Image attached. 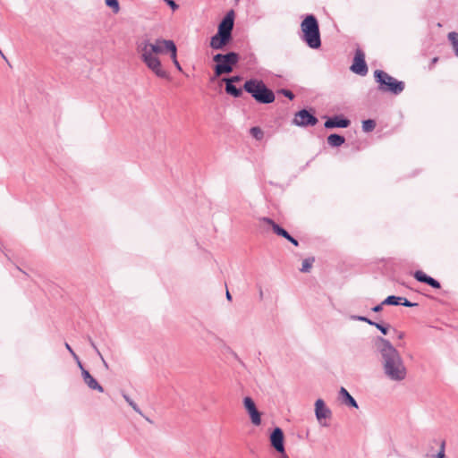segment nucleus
Masks as SVG:
<instances>
[{"instance_id": "49530a36", "label": "nucleus", "mask_w": 458, "mask_h": 458, "mask_svg": "<svg viewBox=\"0 0 458 458\" xmlns=\"http://www.w3.org/2000/svg\"><path fill=\"white\" fill-rule=\"evenodd\" d=\"M437 61V57H435V58L433 59V61H432V62H433V63H436Z\"/></svg>"}, {"instance_id": "9b49d317", "label": "nucleus", "mask_w": 458, "mask_h": 458, "mask_svg": "<svg viewBox=\"0 0 458 458\" xmlns=\"http://www.w3.org/2000/svg\"><path fill=\"white\" fill-rule=\"evenodd\" d=\"M351 122L349 119L344 118L343 116H330L325 122V127L327 129L332 128H346L350 125Z\"/></svg>"}, {"instance_id": "1a4fd4ad", "label": "nucleus", "mask_w": 458, "mask_h": 458, "mask_svg": "<svg viewBox=\"0 0 458 458\" xmlns=\"http://www.w3.org/2000/svg\"><path fill=\"white\" fill-rule=\"evenodd\" d=\"M351 71L356 74L364 76L368 73V66L365 62V55L360 49H357L351 66Z\"/></svg>"}, {"instance_id": "f03ea898", "label": "nucleus", "mask_w": 458, "mask_h": 458, "mask_svg": "<svg viewBox=\"0 0 458 458\" xmlns=\"http://www.w3.org/2000/svg\"><path fill=\"white\" fill-rule=\"evenodd\" d=\"M176 46L173 40L158 38L154 43L142 39L137 47L144 64L160 78H165L166 72L161 68V63L157 56L158 54L169 52L175 54Z\"/></svg>"}, {"instance_id": "79ce46f5", "label": "nucleus", "mask_w": 458, "mask_h": 458, "mask_svg": "<svg viewBox=\"0 0 458 458\" xmlns=\"http://www.w3.org/2000/svg\"><path fill=\"white\" fill-rule=\"evenodd\" d=\"M283 237H284V239L288 240V241L292 238V236L289 234V233H288V232H287V233H286V234H284Z\"/></svg>"}, {"instance_id": "dca6fc26", "label": "nucleus", "mask_w": 458, "mask_h": 458, "mask_svg": "<svg viewBox=\"0 0 458 458\" xmlns=\"http://www.w3.org/2000/svg\"><path fill=\"white\" fill-rule=\"evenodd\" d=\"M318 123L317 116H294L293 124L297 126H314Z\"/></svg>"}, {"instance_id": "c9c22d12", "label": "nucleus", "mask_w": 458, "mask_h": 458, "mask_svg": "<svg viewBox=\"0 0 458 458\" xmlns=\"http://www.w3.org/2000/svg\"><path fill=\"white\" fill-rule=\"evenodd\" d=\"M65 348L69 351L74 360H78V355L73 352L68 343H65Z\"/></svg>"}, {"instance_id": "5701e85b", "label": "nucleus", "mask_w": 458, "mask_h": 458, "mask_svg": "<svg viewBox=\"0 0 458 458\" xmlns=\"http://www.w3.org/2000/svg\"><path fill=\"white\" fill-rule=\"evenodd\" d=\"M376 126V122L372 119L365 120L362 123V130L365 132H369L374 130Z\"/></svg>"}, {"instance_id": "a878e982", "label": "nucleus", "mask_w": 458, "mask_h": 458, "mask_svg": "<svg viewBox=\"0 0 458 458\" xmlns=\"http://www.w3.org/2000/svg\"><path fill=\"white\" fill-rule=\"evenodd\" d=\"M314 261V259H306L302 261V265H301V272H309L311 266H312V263Z\"/></svg>"}, {"instance_id": "ddd939ff", "label": "nucleus", "mask_w": 458, "mask_h": 458, "mask_svg": "<svg viewBox=\"0 0 458 458\" xmlns=\"http://www.w3.org/2000/svg\"><path fill=\"white\" fill-rule=\"evenodd\" d=\"M414 278L421 283H425L435 289H439L441 287L440 283L434 279L433 277L426 275L423 271L418 270L413 274Z\"/></svg>"}, {"instance_id": "e433bc0d", "label": "nucleus", "mask_w": 458, "mask_h": 458, "mask_svg": "<svg viewBox=\"0 0 458 458\" xmlns=\"http://www.w3.org/2000/svg\"><path fill=\"white\" fill-rule=\"evenodd\" d=\"M294 114H302V115H305V114H312L310 113V110L306 109V108H303L301 110H299L298 112H296Z\"/></svg>"}, {"instance_id": "4468645a", "label": "nucleus", "mask_w": 458, "mask_h": 458, "mask_svg": "<svg viewBox=\"0 0 458 458\" xmlns=\"http://www.w3.org/2000/svg\"><path fill=\"white\" fill-rule=\"evenodd\" d=\"M82 378L84 383L89 386V388L92 390H97L100 393L104 392V388L102 386L90 375V373L85 369H82Z\"/></svg>"}, {"instance_id": "2eb2a0df", "label": "nucleus", "mask_w": 458, "mask_h": 458, "mask_svg": "<svg viewBox=\"0 0 458 458\" xmlns=\"http://www.w3.org/2000/svg\"><path fill=\"white\" fill-rule=\"evenodd\" d=\"M230 38L225 36H218L216 33L210 38V47L214 50H221L230 42Z\"/></svg>"}, {"instance_id": "bb28decb", "label": "nucleus", "mask_w": 458, "mask_h": 458, "mask_svg": "<svg viewBox=\"0 0 458 458\" xmlns=\"http://www.w3.org/2000/svg\"><path fill=\"white\" fill-rule=\"evenodd\" d=\"M106 4L111 7L114 13L119 11V4L117 0H106Z\"/></svg>"}, {"instance_id": "f704fd0d", "label": "nucleus", "mask_w": 458, "mask_h": 458, "mask_svg": "<svg viewBox=\"0 0 458 458\" xmlns=\"http://www.w3.org/2000/svg\"><path fill=\"white\" fill-rule=\"evenodd\" d=\"M281 93L284 94L289 99H293L294 97L293 93L288 89H282Z\"/></svg>"}, {"instance_id": "393cba45", "label": "nucleus", "mask_w": 458, "mask_h": 458, "mask_svg": "<svg viewBox=\"0 0 458 458\" xmlns=\"http://www.w3.org/2000/svg\"><path fill=\"white\" fill-rule=\"evenodd\" d=\"M250 132L253 138H255L258 140H262L264 133L263 131L259 127H252L250 130Z\"/></svg>"}, {"instance_id": "a18cd8bd", "label": "nucleus", "mask_w": 458, "mask_h": 458, "mask_svg": "<svg viewBox=\"0 0 458 458\" xmlns=\"http://www.w3.org/2000/svg\"><path fill=\"white\" fill-rule=\"evenodd\" d=\"M280 454H281V458H289V457L286 455L285 452H284V453H280Z\"/></svg>"}, {"instance_id": "c756f323", "label": "nucleus", "mask_w": 458, "mask_h": 458, "mask_svg": "<svg viewBox=\"0 0 458 458\" xmlns=\"http://www.w3.org/2000/svg\"><path fill=\"white\" fill-rule=\"evenodd\" d=\"M89 341L90 345L92 346V348L95 350V352L98 353V355L101 358V360H102V361H103L104 365H105L106 367H107V363H106V360H104V358H103V356H102L101 352H99V350H98V347L96 346L95 343L92 341V339H91L90 337L89 338Z\"/></svg>"}, {"instance_id": "37998d69", "label": "nucleus", "mask_w": 458, "mask_h": 458, "mask_svg": "<svg viewBox=\"0 0 458 458\" xmlns=\"http://www.w3.org/2000/svg\"><path fill=\"white\" fill-rule=\"evenodd\" d=\"M404 337V333L401 332L398 335V339H403Z\"/></svg>"}, {"instance_id": "f8f14e48", "label": "nucleus", "mask_w": 458, "mask_h": 458, "mask_svg": "<svg viewBox=\"0 0 458 458\" xmlns=\"http://www.w3.org/2000/svg\"><path fill=\"white\" fill-rule=\"evenodd\" d=\"M315 414L317 420L321 421L323 419L330 418L332 412L330 409L326 406L322 399H318L315 403Z\"/></svg>"}, {"instance_id": "c85d7f7f", "label": "nucleus", "mask_w": 458, "mask_h": 458, "mask_svg": "<svg viewBox=\"0 0 458 458\" xmlns=\"http://www.w3.org/2000/svg\"><path fill=\"white\" fill-rule=\"evenodd\" d=\"M372 326L376 327L383 335H387L388 326H384L377 322H374V324Z\"/></svg>"}, {"instance_id": "9d476101", "label": "nucleus", "mask_w": 458, "mask_h": 458, "mask_svg": "<svg viewBox=\"0 0 458 458\" xmlns=\"http://www.w3.org/2000/svg\"><path fill=\"white\" fill-rule=\"evenodd\" d=\"M271 445L278 452H284V432L280 428H276L270 435Z\"/></svg>"}, {"instance_id": "4c0bfd02", "label": "nucleus", "mask_w": 458, "mask_h": 458, "mask_svg": "<svg viewBox=\"0 0 458 458\" xmlns=\"http://www.w3.org/2000/svg\"><path fill=\"white\" fill-rule=\"evenodd\" d=\"M384 305L385 304H382V302H381L380 304L374 306L372 308V311H374V312H380L382 310Z\"/></svg>"}, {"instance_id": "6e6552de", "label": "nucleus", "mask_w": 458, "mask_h": 458, "mask_svg": "<svg viewBox=\"0 0 458 458\" xmlns=\"http://www.w3.org/2000/svg\"><path fill=\"white\" fill-rule=\"evenodd\" d=\"M243 405L250 418L251 423L254 426H259L261 424V413L258 411L252 398L250 396L244 397Z\"/></svg>"}, {"instance_id": "20e7f679", "label": "nucleus", "mask_w": 458, "mask_h": 458, "mask_svg": "<svg viewBox=\"0 0 458 458\" xmlns=\"http://www.w3.org/2000/svg\"><path fill=\"white\" fill-rule=\"evenodd\" d=\"M243 88L259 103L270 104L275 100L274 92L267 89L261 81L249 80L244 83Z\"/></svg>"}, {"instance_id": "c03bdc74", "label": "nucleus", "mask_w": 458, "mask_h": 458, "mask_svg": "<svg viewBox=\"0 0 458 458\" xmlns=\"http://www.w3.org/2000/svg\"><path fill=\"white\" fill-rule=\"evenodd\" d=\"M226 299L229 301L232 299V296L228 291L226 292Z\"/></svg>"}, {"instance_id": "7c9ffc66", "label": "nucleus", "mask_w": 458, "mask_h": 458, "mask_svg": "<svg viewBox=\"0 0 458 458\" xmlns=\"http://www.w3.org/2000/svg\"><path fill=\"white\" fill-rule=\"evenodd\" d=\"M445 441H442V443L440 445V450L435 456L436 458H445Z\"/></svg>"}, {"instance_id": "4be33fe9", "label": "nucleus", "mask_w": 458, "mask_h": 458, "mask_svg": "<svg viewBox=\"0 0 458 458\" xmlns=\"http://www.w3.org/2000/svg\"><path fill=\"white\" fill-rule=\"evenodd\" d=\"M401 301H403L402 297L390 295L386 297L383 301L382 304L385 305H400Z\"/></svg>"}, {"instance_id": "72a5a7b5", "label": "nucleus", "mask_w": 458, "mask_h": 458, "mask_svg": "<svg viewBox=\"0 0 458 458\" xmlns=\"http://www.w3.org/2000/svg\"><path fill=\"white\" fill-rule=\"evenodd\" d=\"M174 10H177L179 5L174 0H164Z\"/></svg>"}, {"instance_id": "f257e3e1", "label": "nucleus", "mask_w": 458, "mask_h": 458, "mask_svg": "<svg viewBox=\"0 0 458 458\" xmlns=\"http://www.w3.org/2000/svg\"><path fill=\"white\" fill-rule=\"evenodd\" d=\"M374 346L381 358L384 375L393 382H401L407 377L404 360L398 350L382 336L374 338Z\"/></svg>"}, {"instance_id": "b1692460", "label": "nucleus", "mask_w": 458, "mask_h": 458, "mask_svg": "<svg viewBox=\"0 0 458 458\" xmlns=\"http://www.w3.org/2000/svg\"><path fill=\"white\" fill-rule=\"evenodd\" d=\"M123 397L127 402V403L140 415L143 416L142 411L139 408V406L130 398V396L126 394H123Z\"/></svg>"}, {"instance_id": "58836bf2", "label": "nucleus", "mask_w": 458, "mask_h": 458, "mask_svg": "<svg viewBox=\"0 0 458 458\" xmlns=\"http://www.w3.org/2000/svg\"><path fill=\"white\" fill-rule=\"evenodd\" d=\"M290 242H292L294 246H298L299 245V242L296 239H294L293 237H292L290 240H289Z\"/></svg>"}, {"instance_id": "412c9836", "label": "nucleus", "mask_w": 458, "mask_h": 458, "mask_svg": "<svg viewBox=\"0 0 458 458\" xmlns=\"http://www.w3.org/2000/svg\"><path fill=\"white\" fill-rule=\"evenodd\" d=\"M447 38L452 44L455 55L458 57V33L454 31L449 32Z\"/></svg>"}, {"instance_id": "39448f33", "label": "nucleus", "mask_w": 458, "mask_h": 458, "mask_svg": "<svg viewBox=\"0 0 458 458\" xmlns=\"http://www.w3.org/2000/svg\"><path fill=\"white\" fill-rule=\"evenodd\" d=\"M376 81L379 84L378 89L383 92H389L394 95H398L404 89V83L397 81L388 73L376 70L374 72Z\"/></svg>"}, {"instance_id": "cd10ccee", "label": "nucleus", "mask_w": 458, "mask_h": 458, "mask_svg": "<svg viewBox=\"0 0 458 458\" xmlns=\"http://www.w3.org/2000/svg\"><path fill=\"white\" fill-rule=\"evenodd\" d=\"M351 318L352 320H358V321L366 322V323H368L370 326H372L374 324V322H375V321H372L371 319H369V318H368L367 317H364V316H352Z\"/></svg>"}, {"instance_id": "473e14b6", "label": "nucleus", "mask_w": 458, "mask_h": 458, "mask_svg": "<svg viewBox=\"0 0 458 458\" xmlns=\"http://www.w3.org/2000/svg\"><path fill=\"white\" fill-rule=\"evenodd\" d=\"M170 55H171V59L173 60V63L174 64L176 68L178 70H182L181 65H180L179 62L177 61V48H175L174 55H173V53H171Z\"/></svg>"}, {"instance_id": "2f4dec72", "label": "nucleus", "mask_w": 458, "mask_h": 458, "mask_svg": "<svg viewBox=\"0 0 458 458\" xmlns=\"http://www.w3.org/2000/svg\"><path fill=\"white\" fill-rule=\"evenodd\" d=\"M403 301H401V303L400 305H403L404 307H414V306H417L418 303H415V302H411L410 301H408L406 298L404 297H402Z\"/></svg>"}, {"instance_id": "0eeeda50", "label": "nucleus", "mask_w": 458, "mask_h": 458, "mask_svg": "<svg viewBox=\"0 0 458 458\" xmlns=\"http://www.w3.org/2000/svg\"><path fill=\"white\" fill-rule=\"evenodd\" d=\"M234 13L233 11H230L224 17L222 21L218 25L217 34L218 36H225L232 39V31L233 29Z\"/></svg>"}, {"instance_id": "423d86ee", "label": "nucleus", "mask_w": 458, "mask_h": 458, "mask_svg": "<svg viewBox=\"0 0 458 458\" xmlns=\"http://www.w3.org/2000/svg\"><path fill=\"white\" fill-rule=\"evenodd\" d=\"M213 61L216 63L215 74L219 77L233 72V66L239 62V55L235 52L216 54L213 56Z\"/></svg>"}, {"instance_id": "f3484780", "label": "nucleus", "mask_w": 458, "mask_h": 458, "mask_svg": "<svg viewBox=\"0 0 458 458\" xmlns=\"http://www.w3.org/2000/svg\"><path fill=\"white\" fill-rule=\"evenodd\" d=\"M339 396L342 402L347 406L358 408L357 402L344 387L340 388Z\"/></svg>"}, {"instance_id": "aec40b11", "label": "nucleus", "mask_w": 458, "mask_h": 458, "mask_svg": "<svg viewBox=\"0 0 458 458\" xmlns=\"http://www.w3.org/2000/svg\"><path fill=\"white\" fill-rule=\"evenodd\" d=\"M345 141V139L344 136L342 135H339V134H330L328 137H327V143L328 145H330L331 147H340L341 145H343Z\"/></svg>"}, {"instance_id": "7ed1b4c3", "label": "nucleus", "mask_w": 458, "mask_h": 458, "mask_svg": "<svg viewBox=\"0 0 458 458\" xmlns=\"http://www.w3.org/2000/svg\"><path fill=\"white\" fill-rule=\"evenodd\" d=\"M301 39L313 49L321 46L319 26L317 18L309 14L301 23Z\"/></svg>"}, {"instance_id": "a211bd4d", "label": "nucleus", "mask_w": 458, "mask_h": 458, "mask_svg": "<svg viewBox=\"0 0 458 458\" xmlns=\"http://www.w3.org/2000/svg\"><path fill=\"white\" fill-rule=\"evenodd\" d=\"M260 221L263 222L264 224L270 225L273 232L281 237H283L287 233L286 230H284L279 225L275 223L271 218L262 217V218H260Z\"/></svg>"}, {"instance_id": "ea45409f", "label": "nucleus", "mask_w": 458, "mask_h": 458, "mask_svg": "<svg viewBox=\"0 0 458 458\" xmlns=\"http://www.w3.org/2000/svg\"><path fill=\"white\" fill-rule=\"evenodd\" d=\"M76 360V362H77L78 367H79V368L81 369V370L82 371V369H84V368H83L82 363L81 362L80 359L78 358V360Z\"/></svg>"}, {"instance_id": "6ab92c4d", "label": "nucleus", "mask_w": 458, "mask_h": 458, "mask_svg": "<svg viewBox=\"0 0 458 458\" xmlns=\"http://www.w3.org/2000/svg\"><path fill=\"white\" fill-rule=\"evenodd\" d=\"M224 81H225V91L227 94L235 98L242 95V89L233 85V79H224Z\"/></svg>"}, {"instance_id": "a19ab883", "label": "nucleus", "mask_w": 458, "mask_h": 458, "mask_svg": "<svg viewBox=\"0 0 458 458\" xmlns=\"http://www.w3.org/2000/svg\"><path fill=\"white\" fill-rule=\"evenodd\" d=\"M230 79H233V83L235 82V81H240V77L239 76L231 77Z\"/></svg>"}]
</instances>
